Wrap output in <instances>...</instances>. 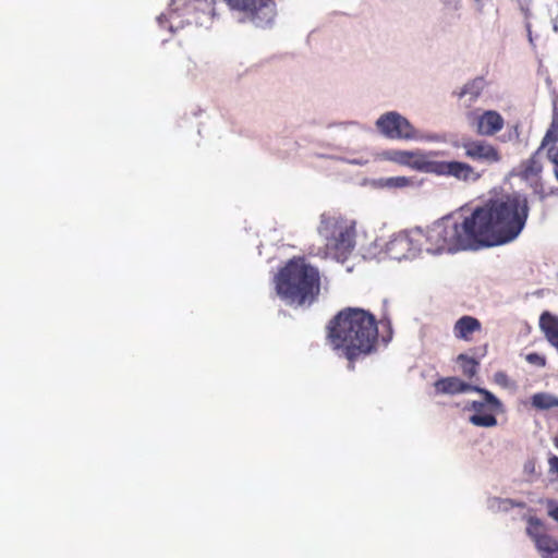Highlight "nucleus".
<instances>
[{"mask_svg":"<svg viewBox=\"0 0 558 558\" xmlns=\"http://www.w3.org/2000/svg\"><path fill=\"white\" fill-rule=\"evenodd\" d=\"M529 211L524 195H501L476 207L469 216H449L426 230L401 232L388 243V252L393 258L402 259L422 251L440 254L502 245L518 238Z\"/></svg>","mask_w":558,"mask_h":558,"instance_id":"f257e3e1","label":"nucleus"},{"mask_svg":"<svg viewBox=\"0 0 558 558\" xmlns=\"http://www.w3.org/2000/svg\"><path fill=\"white\" fill-rule=\"evenodd\" d=\"M326 339L333 351H340L351 363L375 351L378 326L375 316L359 307H345L326 326Z\"/></svg>","mask_w":558,"mask_h":558,"instance_id":"f03ea898","label":"nucleus"},{"mask_svg":"<svg viewBox=\"0 0 558 558\" xmlns=\"http://www.w3.org/2000/svg\"><path fill=\"white\" fill-rule=\"evenodd\" d=\"M275 288L289 305H312L320 293V275L304 257H293L276 275Z\"/></svg>","mask_w":558,"mask_h":558,"instance_id":"7ed1b4c3","label":"nucleus"},{"mask_svg":"<svg viewBox=\"0 0 558 558\" xmlns=\"http://www.w3.org/2000/svg\"><path fill=\"white\" fill-rule=\"evenodd\" d=\"M318 232L326 240L325 254L344 262L355 246V223L338 214H323Z\"/></svg>","mask_w":558,"mask_h":558,"instance_id":"20e7f679","label":"nucleus"},{"mask_svg":"<svg viewBox=\"0 0 558 558\" xmlns=\"http://www.w3.org/2000/svg\"><path fill=\"white\" fill-rule=\"evenodd\" d=\"M545 150L548 160L554 165V172L558 180V116L554 114L539 147L527 159L522 160L511 174L527 182L531 186H537L543 172L541 151Z\"/></svg>","mask_w":558,"mask_h":558,"instance_id":"39448f33","label":"nucleus"},{"mask_svg":"<svg viewBox=\"0 0 558 558\" xmlns=\"http://www.w3.org/2000/svg\"><path fill=\"white\" fill-rule=\"evenodd\" d=\"M201 10L211 16L218 13V5L226 3L230 10L243 15L242 21H250L258 27L270 24L275 17L274 0H197Z\"/></svg>","mask_w":558,"mask_h":558,"instance_id":"423d86ee","label":"nucleus"},{"mask_svg":"<svg viewBox=\"0 0 558 558\" xmlns=\"http://www.w3.org/2000/svg\"><path fill=\"white\" fill-rule=\"evenodd\" d=\"M526 534L534 542L542 558H558V541L547 534L546 525L537 517L526 518Z\"/></svg>","mask_w":558,"mask_h":558,"instance_id":"0eeeda50","label":"nucleus"},{"mask_svg":"<svg viewBox=\"0 0 558 558\" xmlns=\"http://www.w3.org/2000/svg\"><path fill=\"white\" fill-rule=\"evenodd\" d=\"M434 388L436 393L439 395H458L469 391H476L485 398L486 402H488L493 409L498 410L501 408L500 400L490 391L468 384L456 376L442 377L436 380L434 384Z\"/></svg>","mask_w":558,"mask_h":558,"instance_id":"6e6552de","label":"nucleus"},{"mask_svg":"<svg viewBox=\"0 0 558 558\" xmlns=\"http://www.w3.org/2000/svg\"><path fill=\"white\" fill-rule=\"evenodd\" d=\"M376 125L388 138L413 140L416 137V131L409 120L395 111L383 114L377 120Z\"/></svg>","mask_w":558,"mask_h":558,"instance_id":"1a4fd4ad","label":"nucleus"},{"mask_svg":"<svg viewBox=\"0 0 558 558\" xmlns=\"http://www.w3.org/2000/svg\"><path fill=\"white\" fill-rule=\"evenodd\" d=\"M461 147L464 156L474 162L492 166L501 160L500 150L484 140H464Z\"/></svg>","mask_w":558,"mask_h":558,"instance_id":"9d476101","label":"nucleus"},{"mask_svg":"<svg viewBox=\"0 0 558 558\" xmlns=\"http://www.w3.org/2000/svg\"><path fill=\"white\" fill-rule=\"evenodd\" d=\"M430 173L451 177L463 182H475L481 178V174L470 163L457 160H434Z\"/></svg>","mask_w":558,"mask_h":558,"instance_id":"9b49d317","label":"nucleus"},{"mask_svg":"<svg viewBox=\"0 0 558 558\" xmlns=\"http://www.w3.org/2000/svg\"><path fill=\"white\" fill-rule=\"evenodd\" d=\"M387 155L389 160L401 166L425 173L432 172L434 159L421 150H390Z\"/></svg>","mask_w":558,"mask_h":558,"instance_id":"f8f14e48","label":"nucleus"},{"mask_svg":"<svg viewBox=\"0 0 558 558\" xmlns=\"http://www.w3.org/2000/svg\"><path fill=\"white\" fill-rule=\"evenodd\" d=\"M473 125L481 136H494L505 126V119L495 110H486L474 117Z\"/></svg>","mask_w":558,"mask_h":558,"instance_id":"ddd939ff","label":"nucleus"},{"mask_svg":"<svg viewBox=\"0 0 558 558\" xmlns=\"http://www.w3.org/2000/svg\"><path fill=\"white\" fill-rule=\"evenodd\" d=\"M482 331V323L474 316L463 315L453 325L452 332L456 339L471 342L474 335Z\"/></svg>","mask_w":558,"mask_h":558,"instance_id":"4468645a","label":"nucleus"},{"mask_svg":"<svg viewBox=\"0 0 558 558\" xmlns=\"http://www.w3.org/2000/svg\"><path fill=\"white\" fill-rule=\"evenodd\" d=\"M490 405L486 400L472 401L470 408L475 412L470 416L469 421L480 427H494L497 425V418L493 413H486V405Z\"/></svg>","mask_w":558,"mask_h":558,"instance_id":"2eb2a0df","label":"nucleus"},{"mask_svg":"<svg viewBox=\"0 0 558 558\" xmlns=\"http://www.w3.org/2000/svg\"><path fill=\"white\" fill-rule=\"evenodd\" d=\"M539 328L546 340L558 352V317L549 312H543L539 317Z\"/></svg>","mask_w":558,"mask_h":558,"instance_id":"dca6fc26","label":"nucleus"},{"mask_svg":"<svg viewBox=\"0 0 558 558\" xmlns=\"http://www.w3.org/2000/svg\"><path fill=\"white\" fill-rule=\"evenodd\" d=\"M531 404L534 409L545 411L558 408V397L548 392H537L531 397Z\"/></svg>","mask_w":558,"mask_h":558,"instance_id":"f3484780","label":"nucleus"},{"mask_svg":"<svg viewBox=\"0 0 558 558\" xmlns=\"http://www.w3.org/2000/svg\"><path fill=\"white\" fill-rule=\"evenodd\" d=\"M457 363L460 366L462 375L468 379H472L477 375L480 363L474 357L461 353L457 356Z\"/></svg>","mask_w":558,"mask_h":558,"instance_id":"a211bd4d","label":"nucleus"},{"mask_svg":"<svg viewBox=\"0 0 558 558\" xmlns=\"http://www.w3.org/2000/svg\"><path fill=\"white\" fill-rule=\"evenodd\" d=\"M412 183V180L408 177H391L385 179L383 185L389 189H402L410 186Z\"/></svg>","mask_w":558,"mask_h":558,"instance_id":"6ab92c4d","label":"nucleus"},{"mask_svg":"<svg viewBox=\"0 0 558 558\" xmlns=\"http://www.w3.org/2000/svg\"><path fill=\"white\" fill-rule=\"evenodd\" d=\"M525 360L527 363L535 365L537 367H545L546 366V357L544 355H541L536 352H531L525 356Z\"/></svg>","mask_w":558,"mask_h":558,"instance_id":"aec40b11","label":"nucleus"},{"mask_svg":"<svg viewBox=\"0 0 558 558\" xmlns=\"http://www.w3.org/2000/svg\"><path fill=\"white\" fill-rule=\"evenodd\" d=\"M547 507L548 515L558 522V504L555 500L549 499L547 500Z\"/></svg>","mask_w":558,"mask_h":558,"instance_id":"412c9836","label":"nucleus"},{"mask_svg":"<svg viewBox=\"0 0 558 558\" xmlns=\"http://www.w3.org/2000/svg\"><path fill=\"white\" fill-rule=\"evenodd\" d=\"M494 379L500 386L507 387L509 385V377L505 372L495 373Z\"/></svg>","mask_w":558,"mask_h":558,"instance_id":"4be33fe9","label":"nucleus"},{"mask_svg":"<svg viewBox=\"0 0 558 558\" xmlns=\"http://www.w3.org/2000/svg\"><path fill=\"white\" fill-rule=\"evenodd\" d=\"M504 505H506V509H508V506L513 508V507H519V508H524L525 507V504L523 501H515V500H512V499H505L502 501Z\"/></svg>","mask_w":558,"mask_h":558,"instance_id":"5701e85b","label":"nucleus"},{"mask_svg":"<svg viewBox=\"0 0 558 558\" xmlns=\"http://www.w3.org/2000/svg\"><path fill=\"white\" fill-rule=\"evenodd\" d=\"M524 472L533 474L535 472V460L531 459L524 463Z\"/></svg>","mask_w":558,"mask_h":558,"instance_id":"b1692460","label":"nucleus"},{"mask_svg":"<svg viewBox=\"0 0 558 558\" xmlns=\"http://www.w3.org/2000/svg\"><path fill=\"white\" fill-rule=\"evenodd\" d=\"M554 445L558 449V434L554 437Z\"/></svg>","mask_w":558,"mask_h":558,"instance_id":"393cba45","label":"nucleus"},{"mask_svg":"<svg viewBox=\"0 0 558 558\" xmlns=\"http://www.w3.org/2000/svg\"><path fill=\"white\" fill-rule=\"evenodd\" d=\"M486 352H487V344L484 345V352L482 355L484 356L486 354Z\"/></svg>","mask_w":558,"mask_h":558,"instance_id":"a878e982","label":"nucleus"}]
</instances>
